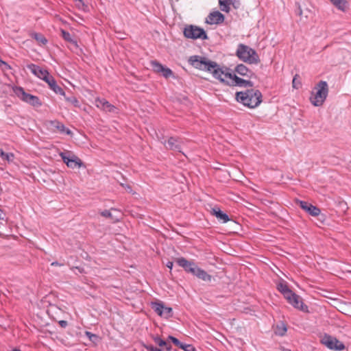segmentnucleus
Listing matches in <instances>:
<instances>
[{"instance_id":"f257e3e1","label":"nucleus","mask_w":351,"mask_h":351,"mask_svg":"<svg viewBox=\"0 0 351 351\" xmlns=\"http://www.w3.org/2000/svg\"><path fill=\"white\" fill-rule=\"evenodd\" d=\"M189 62L196 69L209 71L215 78L226 85H228V76L226 75L228 74H232L228 71L229 69L226 68L223 69L217 62L211 61L205 57L193 56L189 58Z\"/></svg>"},{"instance_id":"f03ea898","label":"nucleus","mask_w":351,"mask_h":351,"mask_svg":"<svg viewBox=\"0 0 351 351\" xmlns=\"http://www.w3.org/2000/svg\"><path fill=\"white\" fill-rule=\"evenodd\" d=\"M262 93L258 89L250 88L236 93V100L250 108H254L262 102Z\"/></svg>"},{"instance_id":"7ed1b4c3","label":"nucleus","mask_w":351,"mask_h":351,"mask_svg":"<svg viewBox=\"0 0 351 351\" xmlns=\"http://www.w3.org/2000/svg\"><path fill=\"white\" fill-rule=\"evenodd\" d=\"M178 265L182 267L186 272L191 273L198 278L204 281H210L212 276L206 271L198 267L195 263L186 260L185 258L181 257L176 259Z\"/></svg>"},{"instance_id":"20e7f679","label":"nucleus","mask_w":351,"mask_h":351,"mask_svg":"<svg viewBox=\"0 0 351 351\" xmlns=\"http://www.w3.org/2000/svg\"><path fill=\"white\" fill-rule=\"evenodd\" d=\"M236 56L239 60L248 64H258L260 62L256 51L249 46L242 43L238 45Z\"/></svg>"},{"instance_id":"39448f33","label":"nucleus","mask_w":351,"mask_h":351,"mask_svg":"<svg viewBox=\"0 0 351 351\" xmlns=\"http://www.w3.org/2000/svg\"><path fill=\"white\" fill-rule=\"evenodd\" d=\"M315 92H312L310 101L315 106H321L328 94V85L326 81H319L315 86Z\"/></svg>"},{"instance_id":"423d86ee","label":"nucleus","mask_w":351,"mask_h":351,"mask_svg":"<svg viewBox=\"0 0 351 351\" xmlns=\"http://www.w3.org/2000/svg\"><path fill=\"white\" fill-rule=\"evenodd\" d=\"M183 34L186 38H191L193 40H207L208 38L203 28L193 25H186L184 28Z\"/></svg>"},{"instance_id":"0eeeda50","label":"nucleus","mask_w":351,"mask_h":351,"mask_svg":"<svg viewBox=\"0 0 351 351\" xmlns=\"http://www.w3.org/2000/svg\"><path fill=\"white\" fill-rule=\"evenodd\" d=\"M14 92L21 100L34 107H40L42 105L38 97L25 93L22 87H16Z\"/></svg>"},{"instance_id":"6e6552de","label":"nucleus","mask_w":351,"mask_h":351,"mask_svg":"<svg viewBox=\"0 0 351 351\" xmlns=\"http://www.w3.org/2000/svg\"><path fill=\"white\" fill-rule=\"evenodd\" d=\"M321 343L330 350L342 351L345 349V345L337 338L325 334L321 339Z\"/></svg>"},{"instance_id":"1a4fd4ad","label":"nucleus","mask_w":351,"mask_h":351,"mask_svg":"<svg viewBox=\"0 0 351 351\" xmlns=\"http://www.w3.org/2000/svg\"><path fill=\"white\" fill-rule=\"evenodd\" d=\"M228 85L237 86L239 87L246 88L247 89L252 88L254 86V83L250 80H247L239 77L235 73L228 74Z\"/></svg>"},{"instance_id":"9d476101","label":"nucleus","mask_w":351,"mask_h":351,"mask_svg":"<svg viewBox=\"0 0 351 351\" xmlns=\"http://www.w3.org/2000/svg\"><path fill=\"white\" fill-rule=\"evenodd\" d=\"M286 300L294 308H298L304 312L308 311V306L303 303L300 296H299L296 293L292 292L289 296H287Z\"/></svg>"},{"instance_id":"9b49d317","label":"nucleus","mask_w":351,"mask_h":351,"mask_svg":"<svg viewBox=\"0 0 351 351\" xmlns=\"http://www.w3.org/2000/svg\"><path fill=\"white\" fill-rule=\"evenodd\" d=\"M296 203L298 205L300 206V207L302 210H304L308 214H309L313 217L319 216L321 213V210L318 207L313 206V204H311L307 202H304V201H302V200H297Z\"/></svg>"},{"instance_id":"f8f14e48","label":"nucleus","mask_w":351,"mask_h":351,"mask_svg":"<svg viewBox=\"0 0 351 351\" xmlns=\"http://www.w3.org/2000/svg\"><path fill=\"white\" fill-rule=\"evenodd\" d=\"M167 149L182 152L183 141L176 137H170L167 141L162 142Z\"/></svg>"},{"instance_id":"ddd939ff","label":"nucleus","mask_w":351,"mask_h":351,"mask_svg":"<svg viewBox=\"0 0 351 351\" xmlns=\"http://www.w3.org/2000/svg\"><path fill=\"white\" fill-rule=\"evenodd\" d=\"M95 104L98 108H100L101 110H103L106 112L113 113L117 112V108L114 106L110 104L105 99L96 98L95 100Z\"/></svg>"},{"instance_id":"4468645a","label":"nucleus","mask_w":351,"mask_h":351,"mask_svg":"<svg viewBox=\"0 0 351 351\" xmlns=\"http://www.w3.org/2000/svg\"><path fill=\"white\" fill-rule=\"evenodd\" d=\"M224 16L219 11L211 12L206 19V23L210 25L220 24L224 21Z\"/></svg>"},{"instance_id":"2eb2a0df","label":"nucleus","mask_w":351,"mask_h":351,"mask_svg":"<svg viewBox=\"0 0 351 351\" xmlns=\"http://www.w3.org/2000/svg\"><path fill=\"white\" fill-rule=\"evenodd\" d=\"M27 67L34 75L41 80H43L49 73L47 70L43 69L39 66H37L34 64H29L27 66Z\"/></svg>"},{"instance_id":"dca6fc26","label":"nucleus","mask_w":351,"mask_h":351,"mask_svg":"<svg viewBox=\"0 0 351 351\" xmlns=\"http://www.w3.org/2000/svg\"><path fill=\"white\" fill-rule=\"evenodd\" d=\"M234 72L240 75L249 78L254 75V73L243 64H238L234 69Z\"/></svg>"},{"instance_id":"f3484780","label":"nucleus","mask_w":351,"mask_h":351,"mask_svg":"<svg viewBox=\"0 0 351 351\" xmlns=\"http://www.w3.org/2000/svg\"><path fill=\"white\" fill-rule=\"evenodd\" d=\"M210 213L223 223H226L230 220L228 215L222 212L219 208H213L210 210Z\"/></svg>"},{"instance_id":"a211bd4d","label":"nucleus","mask_w":351,"mask_h":351,"mask_svg":"<svg viewBox=\"0 0 351 351\" xmlns=\"http://www.w3.org/2000/svg\"><path fill=\"white\" fill-rule=\"evenodd\" d=\"M61 34L63 38L70 44V49L75 51L77 49V42L72 38L71 34L64 29H61Z\"/></svg>"},{"instance_id":"6ab92c4d","label":"nucleus","mask_w":351,"mask_h":351,"mask_svg":"<svg viewBox=\"0 0 351 351\" xmlns=\"http://www.w3.org/2000/svg\"><path fill=\"white\" fill-rule=\"evenodd\" d=\"M49 125L51 128H56L58 131H59L61 134H71V131L66 128L62 123L58 121H51L49 122Z\"/></svg>"},{"instance_id":"aec40b11","label":"nucleus","mask_w":351,"mask_h":351,"mask_svg":"<svg viewBox=\"0 0 351 351\" xmlns=\"http://www.w3.org/2000/svg\"><path fill=\"white\" fill-rule=\"evenodd\" d=\"M278 290L282 293L285 299L289 296L293 291L289 288L287 285L284 282H280L277 286Z\"/></svg>"},{"instance_id":"412c9836","label":"nucleus","mask_w":351,"mask_h":351,"mask_svg":"<svg viewBox=\"0 0 351 351\" xmlns=\"http://www.w3.org/2000/svg\"><path fill=\"white\" fill-rule=\"evenodd\" d=\"M332 5L341 11L345 12L347 9V1L346 0H330Z\"/></svg>"},{"instance_id":"4be33fe9","label":"nucleus","mask_w":351,"mask_h":351,"mask_svg":"<svg viewBox=\"0 0 351 351\" xmlns=\"http://www.w3.org/2000/svg\"><path fill=\"white\" fill-rule=\"evenodd\" d=\"M31 36L43 45L47 43V40L40 33L33 32L31 34Z\"/></svg>"},{"instance_id":"5701e85b","label":"nucleus","mask_w":351,"mask_h":351,"mask_svg":"<svg viewBox=\"0 0 351 351\" xmlns=\"http://www.w3.org/2000/svg\"><path fill=\"white\" fill-rule=\"evenodd\" d=\"M81 160L75 156L72 157L71 159L70 160H68L67 162V166L73 169L80 167H81Z\"/></svg>"},{"instance_id":"b1692460","label":"nucleus","mask_w":351,"mask_h":351,"mask_svg":"<svg viewBox=\"0 0 351 351\" xmlns=\"http://www.w3.org/2000/svg\"><path fill=\"white\" fill-rule=\"evenodd\" d=\"M0 156L3 160H7L8 162H12L14 159V154L13 153H5L1 149H0Z\"/></svg>"},{"instance_id":"393cba45","label":"nucleus","mask_w":351,"mask_h":351,"mask_svg":"<svg viewBox=\"0 0 351 351\" xmlns=\"http://www.w3.org/2000/svg\"><path fill=\"white\" fill-rule=\"evenodd\" d=\"M150 64L153 71L157 73H160L162 71L163 68L165 67L162 64H161L156 60L151 61Z\"/></svg>"},{"instance_id":"a878e982","label":"nucleus","mask_w":351,"mask_h":351,"mask_svg":"<svg viewBox=\"0 0 351 351\" xmlns=\"http://www.w3.org/2000/svg\"><path fill=\"white\" fill-rule=\"evenodd\" d=\"M152 308L160 316H162V310L164 308V304L162 302H153Z\"/></svg>"},{"instance_id":"bb28decb","label":"nucleus","mask_w":351,"mask_h":351,"mask_svg":"<svg viewBox=\"0 0 351 351\" xmlns=\"http://www.w3.org/2000/svg\"><path fill=\"white\" fill-rule=\"evenodd\" d=\"M287 327L284 324H282L280 326L278 325L275 330V333L279 336H283L287 332Z\"/></svg>"},{"instance_id":"cd10ccee","label":"nucleus","mask_w":351,"mask_h":351,"mask_svg":"<svg viewBox=\"0 0 351 351\" xmlns=\"http://www.w3.org/2000/svg\"><path fill=\"white\" fill-rule=\"evenodd\" d=\"M173 315V310L171 307H167L164 305V308L162 310V316L165 318L171 317Z\"/></svg>"},{"instance_id":"c85d7f7f","label":"nucleus","mask_w":351,"mask_h":351,"mask_svg":"<svg viewBox=\"0 0 351 351\" xmlns=\"http://www.w3.org/2000/svg\"><path fill=\"white\" fill-rule=\"evenodd\" d=\"M219 3L221 6V10L223 12H229L230 4L226 1V0H219Z\"/></svg>"},{"instance_id":"c756f323","label":"nucleus","mask_w":351,"mask_h":351,"mask_svg":"<svg viewBox=\"0 0 351 351\" xmlns=\"http://www.w3.org/2000/svg\"><path fill=\"white\" fill-rule=\"evenodd\" d=\"M43 80L46 82L50 88L54 86V84L56 82L54 77L50 75V73H49Z\"/></svg>"},{"instance_id":"7c9ffc66","label":"nucleus","mask_w":351,"mask_h":351,"mask_svg":"<svg viewBox=\"0 0 351 351\" xmlns=\"http://www.w3.org/2000/svg\"><path fill=\"white\" fill-rule=\"evenodd\" d=\"M299 78H300V76L298 74H296L293 77V79L292 81V85L294 88L298 89L302 86V83H301L300 80H299Z\"/></svg>"},{"instance_id":"2f4dec72","label":"nucleus","mask_w":351,"mask_h":351,"mask_svg":"<svg viewBox=\"0 0 351 351\" xmlns=\"http://www.w3.org/2000/svg\"><path fill=\"white\" fill-rule=\"evenodd\" d=\"M160 73L165 78H169L173 75V71L170 69L165 66L163 68L162 71Z\"/></svg>"},{"instance_id":"473e14b6","label":"nucleus","mask_w":351,"mask_h":351,"mask_svg":"<svg viewBox=\"0 0 351 351\" xmlns=\"http://www.w3.org/2000/svg\"><path fill=\"white\" fill-rule=\"evenodd\" d=\"M178 347L184 350V351H195V348L192 345L185 344L182 342Z\"/></svg>"},{"instance_id":"72a5a7b5","label":"nucleus","mask_w":351,"mask_h":351,"mask_svg":"<svg viewBox=\"0 0 351 351\" xmlns=\"http://www.w3.org/2000/svg\"><path fill=\"white\" fill-rule=\"evenodd\" d=\"M52 90H53L56 93L60 94L62 95H65V93L63 89L57 85L56 82L54 84V86L50 88Z\"/></svg>"},{"instance_id":"f704fd0d","label":"nucleus","mask_w":351,"mask_h":351,"mask_svg":"<svg viewBox=\"0 0 351 351\" xmlns=\"http://www.w3.org/2000/svg\"><path fill=\"white\" fill-rule=\"evenodd\" d=\"M89 341H92L95 345H97L100 341V337L89 332Z\"/></svg>"},{"instance_id":"c9c22d12","label":"nucleus","mask_w":351,"mask_h":351,"mask_svg":"<svg viewBox=\"0 0 351 351\" xmlns=\"http://www.w3.org/2000/svg\"><path fill=\"white\" fill-rule=\"evenodd\" d=\"M154 340L156 343H157L159 346H163L166 345V341L162 339L160 337L157 336L154 338Z\"/></svg>"},{"instance_id":"e433bc0d","label":"nucleus","mask_w":351,"mask_h":351,"mask_svg":"<svg viewBox=\"0 0 351 351\" xmlns=\"http://www.w3.org/2000/svg\"><path fill=\"white\" fill-rule=\"evenodd\" d=\"M67 154H68L67 153H64V152H61L60 154L63 162L64 163H66V165H67L68 160H70L71 159V158H70Z\"/></svg>"},{"instance_id":"4c0bfd02","label":"nucleus","mask_w":351,"mask_h":351,"mask_svg":"<svg viewBox=\"0 0 351 351\" xmlns=\"http://www.w3.org/2000/svg\"><path fill=\"white\" fill-rule=\"evenodd\" d=\"M226 1L230 5H232L234 8H237L239 5V1L238 0H226Z\"/></svg>"},{"instance_id":"58836bf2","label":"nucleus","mask_w":351,"mask_h":351,"mask_svg":"<svg viewBox=\"0 0 351 351\" xmlns=\"http://www.w3.org/2000/svg\"><path fill=\"white\" fill-rule=\"evenodd\" d=\"M168 339L171 341L176 346H178L181 343L177 338L171 335L168 337Z\"/></svg>"},{"instance_id":"ea45409f","label":"nucleus","mask_w":351,"mask_h":351,"mask_svg":"<svg viewBox=\"0 0 351 351\" xmlns=\"http://www.w3.org/2000/svg\"><path fill=\"white\" fill-rule=\"evenodd\" d=\"M121 185L130 193H134L132 186L129 184L121 183Z\"/></svg>"},{"instance_id":"a19ab883","label":"nucleus","mask_w":351,"mask_h":351,"mask_svg":"<svg viewBox=\"0 0 351 351\" xmlns=\"http://www.w3.org/2000/svg\"><path fill=\"white\" fill-rule=\"evenodd\" d=\"M101 215L105 217L112 218V213L108 210H105L101 213Z\"/></svg>"},{"instance_id":"79ce46f5","label":"nucleus","mask_w":351,"mask_h":351,"mask_svg":"<svg viewBox=\"0 0 351 351\" xmlns=\"http://www.w3.org/2000/svg\"><path fill=\"white\" fill-rule=\"evenodd\" d=\"M146 349L148 350V351H157V350H159V348H156V347H154V346L152 345H150V346H146Z\"/></svg>"},{"instance_id":"37998d69","label":"nucleus","mask_w":351,"mask_h":351,"mask_svg":"<svg viewBox=\"0 0 351 351\" xmlns=\"http://www.w3.org/2000/svg\"><path fill=\"white\" fill-rule=\"evenodd\" d=\"M58 324L62 328H66L68 326V322L65 320H60Z\"/></svg>"},{"instance_id":"c03bdc74","label":"nucleus","mask_w":351,"mask_h":351,"mask_svg":"<svg viewBox=\"0 0 351 351\" xmlns=\"http://www.w3.org/2000/svg\"><path fill=\"white\" fill-rule=\"evenodd\" d=\"M74 1L77 2L76 5L78 8L84 7L85 5L84 2L82 1V0H74Z\"/></svg>"},{"instance_id":"a18cd8bd","label":"nucleus","mask_w":351,"mask_h":351,"mask_svg":"<svg viewBox=\"0 0 351 351\" xmlns=\"http://www.w3.org/2000/svg\"><path fill=\"white\" fill-rule=\"evenodd\" d=\"M66 99L71 102V103H73V104H75V103H77V99L74 97H66Z\"/></svg>"},{"instance_id":"49530a36","label":"nucleus","mask_w":351,"mask_h":351,"mask_svg":"<svg viewBox=\"0 0 351 351\" xmlns=\"http://www.w3.org/2000/svg\"><path fill=\"white\" fill-rule=\"evenodd\" d=\"M173 265V262H171V261H168V262L167 263V264H166V266H167L168 268H169L170 269H172Z\"/></svg>"},{"instance_id":"de8ad7c7","label":"nucleus","mask_w":351,"mask_h":351,"mask_svg":"<svg viewBox=\"0 0 351 351\" xmlns=\"http://www.w3.org/2000/svg\"><path fill=\"white\" fill-rule=\"evenodd\" d=\"M165 347V350L167 351H170L172 348L170 344H168L167 342H166V345L164 346Z\"/></svg>"},{"instance_id":"09e8293b","label":"nucleus","mask_w":351,"mask_h":351,"mask_svg":"<svg viewBox=\"0 0 351 351\" xmlns=\"http://www.w3.org/2000/svg\"><path fill=\"white\" fill-rule=\"evenodd\" d=\"M51 265L57 266V265H62V264H60V263H59L58 262L55 261V262H53V263H51Z\"/></svg>"},{"instance_id":"8fccbe9b","label":"nucleus","mask_w":351,"mask_h":351,"mask_svg":"<svg viewBox=\"0 0 351 351\" xmlns=\"http://www.w3.org/2000/svg\"><path fill=\"white\" fill-rule=\"evenodd\" d=\"M302 9H301L300 6H299V7H298V15H302Z\"/></svg>"},{"instance_id":"3c124183","label":"nucleus","mask_w":351,"mask_h":351,"mask_svg":"<svg viewBox=\"0 0 351 351\" xmlns=\"http://www.w3.org/2000/svg\"><path fill=\"white\" fill-rule=\"evenodd\" d=\"M3 210L1 209H0V219H3Z\"/></svg>"},{"instance_id":"603ef678","label":"nucleus","mask_w":351,"mask_h":351,"mask_svg":"<svg viewBox=\"0 0 351 351\" xmlns=\"http://www.w3.org/2000/svg\"><path fill=\"white\" fill-rule=\"evenodd\" d=\"M75 268H76V269H77L80 272H81V273H82V271H83V269L80 268V267H76Z\"/></svg>"},{"instance_id":"864d4df0","label":"nucleus","mask_w":351,"mask_h":351,"mask_svg":"<svg viewBox=\"0 0 351 351\" xmlns=\"http://www.w3.org/2000/svg\"><path fill=\"white\" fill-rule=\"evenodd\" d=\"M86 335H88V331L84 332Z\"/></svg>"},{"instance_id":"5fc2aeb1","label":"nucleus","mask_w":351,"mask_h":351,"mask_svg":"<svg viewBox=\"0 0 351 351\" xmlns=\"http://www.w3.org/2000/svg\"><path fill=\"white\" fill-rule=\"evenodd\" d=\"M157 351H162L161 349H159V350H157Z\"/></svg>"},{"instance_id":"6e6d98bb","label":"nucleus","mask_w":351,"mask_h":351,"mask_svg":"<svg viewBox=\"0 0 351 351\" xmlns=\"http://www.w3.org/2000/svg\"><path fill=\"white\" fill-rule=\"evenodd\" d=\"M283 351H289V350H283Z\"/></svg>"}]
</instances>
